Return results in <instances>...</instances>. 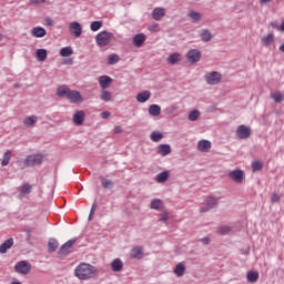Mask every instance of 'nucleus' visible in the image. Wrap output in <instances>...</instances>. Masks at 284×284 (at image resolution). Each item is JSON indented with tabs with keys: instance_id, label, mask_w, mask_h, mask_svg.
Listing matches in <instances>:
<instances>
[{
	"instance_id": "nucleus-17",
	"label": "nucleus",
	"mask_w": 284,
	"mask_h": 284,
	"mask_svg": "<svg viewBox=\"0 0 284 284\" xmlns=\"http://www.w3.org/2000/svg\"><path fill=\"white\" fill-rule=\"evenodd\" d=\"M197 150L200 152H210V150H212V142H210V140H201L197 143Z\"/></svg>"
},
{
	"instance_id": "nucleus-44",
	"label": "nucleus",
	"mask_w": 284,
	"mask_h": 284,
	"mask_svg": "<svg viewBox=\"0 0 284 284\" xmlns=\"http://www.w3.org/2000/svg\"><path fill=\"white\" fill-rule=\"evenodd\" d=\"M274 43V34L268 33L266 37L263 38V45H272Z\"/></svg>"
},
{
	"instance_id": "nucleus-39",
	"label": "nucleus",
	"mask_w": 284,
	"mask_h": 284,
	"mask_svg": "<svg viewBox=\"0 0 284 284\" xmlns=\"http://www.w3.org/2000/svg\"><path fill=\"white\" fill-rule=\"evenodd\" d=\"M102 27H103V21H93L90 24L92 32H99V30H101Z\"/></svg>"
},
{
	"instance_id": "nucleus-4",
	"label": "nucleus",
	"mask_w": 284,
	"mask_h": 284,
	"mask_svg": "<svg viewBox=\"0 0 284 284\" xmlns=\"http://www.w3.org/2000/svg\"><path fill=\"white\" fill-rule=\"evenodd\" d=\"M227 178L233 183L241 185V183H243V181H245V171H243L241 169H235V170L229 172Z\"/></svg>"
},
{
	"instance_id": "nucleus-19",
	"label": "nucleus",
	"mask_w": 284,
	"mask_h": 284,
	"mask_svg": "<svg viewBox=\"0 0 284 284\" xmlns=\"http://www.w3.org/2000/svg\"><path fill=\"white\" fill-rule=\"evenodd\" d=\"M131 258H136L138 261H141L143 258V247L135 246L130 252Z\"/></svg>"
},
{
	"instance_id": "nucleus-24",
	"label": "nucleus",
	"mask_w": 284,
	"mask_h": 284,
	"mask_svg": "<svg viewBox=\"0 0 284 284\" xmlns=\"http://www.w3.org/2000/svg\"><path fill=\"white\" fill-rule=\"evenodd\" d=\"M200 39L203 43H210V41H212V32L210 29H203L200 33Z\"/></svg>"
},
{
	"instance_id": "nucleus-40",
	"label": "nucleus",
	"mask_w": 284,
	"mask_h": 284,
	"mask_svg": "<svg viewBox=\"0 0 284 284\" xmlns=\"http://www.w3.org/2000/svg\"><path fill=\"white\" fill-rule=\"evenodd\" d=\"M161 139H163V133H161L159 131H153L151 133V141H153L154 143H159V141H161Z\"/></svg>"
},
{
	"instance_id": "nucleus-50",
	"label": "nucleus",
	"mask_w": 284,
	"mask_h": 284,
	"mask_svg": "<svg viewBox=\"0 0 284 284\" xmlns=\"http://www.w3.org/2000/svg\"><path fill=\"white\" fill-rule=\"evenodd\" d=\"M281 201V195L273 193L271 197V203H278Z\"/></svg>"
},
{
	"instance_id": "nucleus-55",
	"label": "nucleus",
	"mask_w": 284,
	"mask_h": 284,
	"mask_svg": "<svg viewBox=\"0 0 284 284\" xmlns=\"http://www.w3.org/2000/svg\"><path fill=\"white\" fill-rule=\"evenodd\" d=\"M101 119H110V112L109 111H103L101 113Z\"/></svg>"
},
{
	"instance_id": "nucleus-45",
	"label": "nucleus",
	"mask_w": 284,
	"mask_h": 284,
	"mask_svg": "<svg viewBox=\"0 0 284 284\" xmlns=\"http://www.w3.org/2000/svg\"><path fill=\"white\" fill-rule=\"evenodd\" d=\"M199 116H201V112L193 110L189 113V121H199Z\"/></svg>"
},
{
	"instance_id": "nucleus-10",
	"label": "nucleus",
	"mask_w": 284,
	"mask_h": 284,
	"mask_svg": "<svg viewBox=\"0 0 284 284\" xmlns=\"http://www.w3.org/2000/svg\"><path fill=\"white\" fill-rule=\"evenodd\" d=\"M67 99L70 101V103H83V97L81 95V92L77 90L70 89Z\"/></svg>"
},
{
	"instance_id": "nucleus-52",
	"label": "nucleus",
	"mask_w": 284,
	"mask_h": 284,
	"mask_svg": "<svg viewBox=\"0 0 284 284\" xmlns=\"http://www.w3.org/2000/svg\"><path fill=\"white\" fill-rule=\"evenodd\" d=\"M41 3H45V0H30L31 6H41Z\"/></svg>"
},
{
	"instance_id": "nucleus-9",
	"label": "nucleus",
	"mask_w": 284,
	"mask_h": 284,
	"mask_svg": "<svg viewBox=\"0 0 284 284\" xmlns=\"http://www.w3.org/2000/svg\"><path fill=\"white\" fill-rule=\"evenodd\" d=\"M75 243L77 239H71L67 243H64L58 251V256H68V254H70V250H72V245Z\"/></svg>"
},
{
	"instance_id": "nucleus-3",
	"label": "nucleus",
	"mask_w": 284,
	"mask_h": 284,
	"mask_svg": "<svg viewBox=\"0 0 284 284\" xmlns=\"http://www.w3.org/2000/svg\"><path fill=\"white\" fill-rule=\"evenodd\" d=\"M43 163V155L41 154H30L23 160L26 168H34V165H41Z\"/></svg>"
},
{
	"instance_id": "nucleus-31",
	"label": "nucleus",
	"mask_w": 284,
	"mask_h": 284,
	"mask_svg": "<svg viewBox=\"0 0 284 284\" xmlns=\"http://www.w3.org/2000/svg\"><path fill=\"white\" fill-rule=\"evenodd\" d=\"M170 179V172L163 171L155 176L156 183H165Z\"/></svg>"
},
{
	"instance_id": "nucleus-28",
	"label": "nucleus",
	"mask_w": 284,
	"mask_h": 284,
	"mask_svg": "<svg viewBox=\"0 0 284 284\" xmlns=\"http://www.w3.org/2000/svg\"><path fill=\"white\" fill-rule=\"evenodd\" d=\"M59 250V241L57 239H50L48 243V252L49 254H52L53 252H57Z\"/></svg>"
},
{
	"instance_id": "nucleus-6",
	"label": "nucleus",
	"mask_w": 284,
	"mask_h": 284,
	"mask_svg": "<svg viewBox=\"0 0 284 284\" xmlns=\"http://www.w3.org/2000/svg\"><path fill=\"white\" fill-rule=\"evenodd\" d=\"M205 206L200 207L201 214H205V212H210V210H214L219 207V197L209 196L204 200Z\"/></svg>"
},
{
	"instance_id": "nucleus-1",
	"label": "nucleus",
	"mask_w": 284,
	"mask_h": 284,
	"mask_svg": "<svg viewBox=\"0 0 284 284\" xmlns=\"http://www.w3.org/2000/svg\"><path fill=\"white\" fill-rule=\"evenodd\" d=\"M97 274H99V268L89 263H80L74 268V276L78 277L79 281H90V278H94Z\"/></svg>"
},
{
	"instance_id": "nucleus-30",
	"label": "nucleus",
	"mask_w": 284,
	"mask_h": 284,
	"mask_svg": "<svg viewBox=\"0 0 284 284\" xmlns=\"http://www.w3.org/2000/svg\"><path fill=\"white\" fill-rule=\"evenodd\" d=\"M251 170L252 172L256 173V172H261L263 170V162L261 160H254L251 163Z\"/></svg>"
},
{
	"instance_id": "nucleus-34",
	"label": "nucleus",
	"mask_w": 284,
	"mask_h": 284,
	"mask_svg": "<svg viewBox=\"0 0 284 284\" xmlns=\"http://www.w3.org/2000/svg\"><path fill=\"white\" fill-rule=\"evenodd\" d=\"M187 17L191 18V20L193 21V23H197V21H201V19H203V17L201 16V12L197 11H189Z\"/></svg>"
},
{
	"instance_id": "nucleus-8",
	"label": "nucleus",
	"mask_w": 284,
	"mask_h": 284,
	"mask_svg": "<svg viewBox=\"0 0 284 284\" xmlns=\"http://www.w3.org/2000/svg\"><path fill=\"white\" fill-rule=\"evenodd\" d=\"M30 270H32V265L28 261H20L14 265V272L18 274H30Z\"/></svg>"
},
{
	"instance_id": "nucleus-26",
	"label": "nucleus",
	"mask_w": 284,
	"mask_h": 284,
	"mask_svg": "<svg viewBox=\"0 0 284 284\" xmlns=\"http://www.w3.org/2000/svg\"><path fill=\"white\" fill-rule=\"evenodd\" d=\"M173 274H175V276L181 277L185 275V263L180 262L176 264Z\"/></svg>"
},
{
	"instance_id": "nucleus-56",
	"label": "nucleus",
	"mask_w": 284,
	"mask_h": 284,
	"mask_svg": "<svg viewBox=\"0 0 284 284\" xmlns=\"http://www.w3.org/2000/svg\"><path fill=\"white\" fill-rule=\"evenodd\" d=\"M97 201L93 202L91 210H90V214H94V212H97Z\"/></svg>"
},
{
	"instance_id": "nucleus-42",
	"label": "nucleus",
	"mask_w": 284,
	"mask_h": 284,
	"mask_svg": "<svg viewBox=\"0 0 284 284\" xmlns=\"http://www.w3.org/2000/svg\"><path fill=\"white\" fill-rule=\"evenodd\" d=\"M217 232H219V234H222V236H225V235L230 234V232H232V226L222 225L219 227Z\"/></svg>"
},
{
	"instance_id": "nucleus-51",
	"label": "nucleus",
	"mask_w": 284,
	"mask_h": 284,
	"mask_svg": "<svg viewBox=\"0 0 284 284\" xmlns=\"http://www.w3.org/2000/svg\"><path fill=\"white\" fill-rule=\"evenodd\" d=\"M168 219H170V216L168 215V212H163L161 215H160V221L162 223H166Z\"/></svg>"
},
{
	"instance_id": "nucleus-48",
	"label": "nucleus",
	"mask_w": 284,
	"mask_h": 284,
	"mask_svg": "<svg viewBox=\"0 0 284 284\" xmlns=\"http://www.w3.org/2000/svg\"><path fill=\"white\" fill-rule=\"evenodd\" d=\"M260 278L257 271H250V283H256Z\"/></svg>"
},
{
	"instance_id": "nucleus-12",
	"label": "nucleus",
	"mask_w": 284,
	"mask_h": 284,
	"mask_svg": "<svg viewBox=\"0 0 284 284\" xmlns=\"http://www.w3.org/2000/svg\"><path fill=\"white\" fill-rule=\"evenodd\" d=\"M99 85L102 90H108L112 85V78L109 75H101L98 78Z\"/></svg>"
},
{
	"instance_id": "nucleus-58",
	"label": "nucleus",
	"mask_w": 284,
	"mask_h": 284,
	"mask_svg": "<svg viewBox=\"0 0 284 284\" xmlns=\"http://www.w3.org/2000/svg\"><path fill=\"white\" fill-rule=\"evenodd\" d=\"M280 30H281V32H284V22L281 23Z\"/></svg>"
},
{
	"instance_id": "nucleus-13",
	"label": "nucleus",
	"mask_w": 284,
	"mask_h": 284,
	"mask_svg": "<svg viewBox=\"0 0 284 284\" xmlns=\"http://www.w3.org/2000/svg\"><path fill=\"white\" fill-rule=\"evenodd\" d=\"M236 136L239 139H250V128L245 125H240L236 130Z\"/></svg>"
},
{
	"instance_id": "nucleus-41",
	"label": "nucleus",
	"mask_w": 284,
	"mask_h": 284,
	"mask_svg": "<svg viewBox=\"0 0 284 284\" xmlns=\"http://www.w3.org/2000/svg\"><path fill=\"white\" fill-rule=\"evenodd\" d=\"M101 101H112V93L110 91L103 90L100 95Z\"/></svg>"
},
{
	"instance_id": "nucleus-16",
	"label": "nucleus",
	"mask_w": 284,
	"mask_h": 284,
	"mask_svg": "<svg viewBox=\"0 0 284 284\" xmlns=\"http://www.w3.org/2000/svg\"><path fill=\"white\" fill-rule=\"evenodd\" d=\"M14 245V239L9 237L0 245V254H7L8 250H10Z\"/></svg>"
},
{
	"instance_id": "nucleus-53",
	"label": "nucleus",
	"mask_w": 284,
	"mask_h": 284,
	"mask_svg": "<svg viewBox=\"0 0 284 284\" xmlns=\"http://www.w3.org/2000/svg\"><path fill=\"white\" fill-rule=\"evenodd\" d=\"M113 132H114V134H121V132H123V128H121V125H116V126H114Z\"/></svg>"
},
{
	"instance_id": "nucleus-27",
	"label": "nucleus",
	"mask_w": 284,
	"mask_h": 284,
	"mask_svg": "<svg viewBox=\"0 0 284 284\" xmlns=\"http://www.w3.org/2000/svg\"><path fill=\"white\" fill-rule=\"evenodd\" d=\"M111 270L113 272H121L123 270V261L121 258H115L111 263Z\"/></svg>"
},
{
	"instance_id": "nucleus-11",
	"label": "nucleus",
	"mask_w": 284,
	"mask_h": 284,
	"mask_svg": "<svg viewBox=\"0 0 284 284\" xmlns=\"http://www.w3.org/2000/svg\"><path fill=\"white\" fill-rule=\"evenodd\" d=\"M69 31L71 34H74L77 38H79L83 33V27L79 22H71L69 26Z\"/></svg>"
},
{
	"instance_id": "nucleus-36",
	"label": "nucleus",
	"mask_w": 284,
	"mask_h": 284,
	"mask_svg": "<svg viewBox=\"0 0 284 284\" xmlns=\"http://www.w3.org/2000/svg\"><path fill=\"white\" fill-rule=\"evenodd\" d=\"M101 185L104 190H112L114 187V182H112V180L101 178Z\"/></svg>"
},
{
	"instance_id": "nucleus-21",
	"label": "nucleus",
	"mask_w": 284,
	"mask_h": 284,
	"mask_svg": "<svg viewBox=\"0 0 284 284\" xmlns=\"http://www.w3.org/2000/svg\"><path fill=\"white\" fill-rule=\"evenodd\" d=\"M70 88L68 85H60L57 89V97L60 99H68V94L70 93Z\"/></svg>"
},
{
	"instance_id": "nucleus-37",
	"label": "nucleus",
	"mask_w": 284,
	"mask_h": 284,
	"mask_svg": "<svg viewBox=\"0 0 284 284\" xmlns=\"http://www.w3.org/2000/svg\"><path fill=\"white\" fill-rule=\"evenodd\" d=\"M12 152L10 150H7L3 154V159L1 161L2 168H6L10 163Z\"/></svg>"
},
{
	"instance_id": "nucleus-38",
	"label": "nucleus",
	"mask_w": 284,
	"mask_h": 284,
	"mask_svg": "<svg viewBox=\"0 0 284 284\" xmlns=\"http://www.w3.org/2000/svg\"><path fill=\"white\" fill-rule=\"evenodd\" d=\"M74 51L72 50V47H64L60 50V55L61 57H72Z\"/></svg>"
},
{
	"instance_id": "nucleus-54",
	"label": "nucleus",
	"mask_w": 284,
	"mask_h": 284,
	"mask_svg": "<svg viewBox=\"0 0 284 284\" xmlns=\"http://www.w3.org/2000/svg\"><path fill=\"white\" fill-rule=\"evenodd\" d=\"M210 237L209 236H205L201 240V243H203V245H210Z\"/></svg>"
},
{
	"instance_id": "nucleus-2",
	"label": "nucleus",
	"mask_w": 284,
	"mask_h": 284,
	"mask_svg": "<svg viewBox=\"0 0 284 284\" xmlns=\"http://www.w3.org/2000/svg\"><path fill=\"white\" fill-rule=\"evenodd\" d=\"M113 34L109 31H101L95 36V43L99 48H105V45H110V41H112Z\"/></svg>"
},
{
	"instance_id": "nucleus-63",
	"label": "nucleus",
	"mask_w": 284,
	"mask_h": 284,
	"mask_svg": "<svg viewBox=\"0 0 284 284\" xmlns=\"http://www.w3.org/2000/svg\"><path fill=\"white\" fill-rule=\"evenodd\" d=\"M246 280L250 281V271L246 272Z\"/></svg>"
},
{
	"instance_id": "nucleus-20",
	"label": "nucleus",
	"mask_w": 284,
	"mask_h": 284,
	"mask_svg": "<svg viewBox=\"0 0 284 284\" xmlns=\"http://www.w3.org/2000/svg\"><path fill=\"white\" fill-rule=\"evenodd\" d=\"M152 17L155 21H161L165 17V8L158 7L153 9Z\"/></svg>"
},
{
	"instance_id": "nucleus-61",
	"label": "nucleus",
	"mask_w": 284,
	"mask_h": 284,
	"mask_svg": "<svg viewBox=\"0 0 284 284\" xmlns=\"http://www.w3.org/2000/svg\"><path fill=\"white\" fill-rule=\"evenodd\" d=\"M280 52H284V43L280 45Z\"/></svg>"
},
{
	"instance_id": "nucleus-7",
	"label": "nucleus",
	"mask_w": 284,
	"mask_h": 284,
	"mask_svg": "<svg viewBox=\"0 0 284 284\" xmlns=\"http://www.w3.org/2000/svg\"><path fill=\"white\" fill-rule=\"evenodd\" d=\"M202 53L199 49H191L186 52V61L194 65L201 61Z\"/></svg>"
},
{
	"instance_id": "nucleus-62",
	"label": "nucleus",
	"mask_w": 284,
	"mask_h": 284,
	"mask_svg": "<svg viewBox=\"0 0 284 284\" xmlns=\"http://www.w3.org/2000/svg\"><path fill=\"white\" fill-rule=\"evenodd\" d=\"M272 0H261V3H270Z\"/></svg>"
},
{
	"instance_id": "nucleus-25",
	"label": "nucleus",
	"mask_w": 284,
	"mask_h": 284,
	"mask_svg": "<svg viewBox=\"0 0 284 284\" xmlns=\"http://www.w3.org/2000/svg\"><path fill=\"white\" fill-rule=\"evenodd\" d=\"M37 121H39L37 115H29L24 118L23 123L26 128H34V125H37Z\"/></svg>"
},
{
	"instance_id": "nucleus-14",
	"label": "nucleus",
	"mask_w": 284,
	"mask_h": 284,
	"mask_svg": "<svg viewBox=\"0 0 284 284\" xmlns=\"http://www.w3.org/2000/svg\"><path fill=\"white\" fill-rule=\"evenodd\" d=\"M145 33H138L133 37L132 43L135 48H142L143 43H145Z\"/></svg>"
},
{
	"instance_id": "nucleus-47",
	"label": "nucleus",
	"mask_w": 284,
	"mask_h": 284,
	"mask_svg": "<svg viewBox=\"0 0 284 284\" xmlns=\"http://www.w3.org/2000/svg\"><path fill=\"white\" fill-rule=\"evenodd\" d=\"M30 192H32V185L26 183L22 186H20L21 194H30Z\"/></svg>"
},
{
	"instance_id": "nucleus-15",
	"label": "nucleus",
	"mask_w": 284,
	"mask_h": 284,
	"mask_svg": "<svg viewBox=\"0 0 284 284\" xmlns=\"http://www.w3.org/2000/svg\"><path fill=\"white\" fill-rule=\"evenodd\" d=\"M48 34V31H45V28L43 27H36L31 30V37H34L36 39H43Z\"/></svg>"
},
{
	"instance_id": "nucleus-60",
	"label": "nucleus",
	"mask_w": 284,
	"mask_h": 284,
	"mask_svg": "<svg viewBox=\"0 0 284 284\" xmlns=\"http://www.w3.org/2000/svg\"><path fill=\"white\" fill-rule=\"evenodd\" d=\"M30 230L28 231V234H27V241H30V237H31V234H30Z\"/></svg>"
},
{
	"instance_id": "nucleus-49",
	"label": "nucleus",
	"mask_w": 284,
	"mask_h": 284,
	"mask_svg": "<svg viewBox=\"0 0 284 284\" xmlns=\"http://www.w3.org/2000/svg\"><path fill=\"white\" fill-rule=\"evenodd\" d=\"M44 26L52 28V26H54V20H52L50 17L44 18Z\"/></svg>"
},
{
	"instance_id": "nucleus-18",
	"label": "nucleus",
	"mask_w": 284,
	"mask_h": 284,
	"mask_svg": "<svg viewBox=\"0 0 284 284\" xmlns=\"http://www.w3.org/2000/svg\"><path fill=\"white\" fill-rule=\"evenodd\" d=\"M156 152L160 156H168V154L172 153V146L170 144H160Z\"/></svg>"
},
{
	"instance_id": "nucleus-23",
	"label": "nucleus",
	"mask_w": 284,
	"mask_h": 284,
	"mask_svg": "<svg viewBox=\"0 0 284 284\" xmlns=\"http://www.w3.org/2000/svg\"><path fill=\"white\" fill-rule=\"evenodd\" d=\"M150 97H152V93L150 91L140 92L136 95V102L145 103L146 101H150Z\"/></svg>"
},
{
	"instance_id": "nucleus-29",
	"label": "nucleus",
	"mask_w": 284,
	"mask_h": 284,
	"mask_svg": "<svg viewBox=\"0 0 284 284\" xmlns=\"http://www.w3.org/2000/svg\"><path fill=\"white\" fill-rule=\"evenodd\" d=\"M166 61L170 65H176L181 61V53H172L168 57Z\"/></svg>"
},
{
	"instance_id": "nucleus-22",
	"label": "nucleus",
	"mask_w": 284,
	"mask_h": 284,
	"mask_svg": "<svg viewBox=\"0 0 284 284\" xmlns=\"http://www.w3.org/2000/svg\"><path fill=\"white\" fill-rule=\"evenodd\" d=\"M83 121H85V112L83 111H77L73 114V123L75 125H81L83 123Z\"/></svg>"
},
{
	"instance_id": "nucleus-32",
	"label": "nucleus",
	"mask_w": 284,
	"mask_h": 284,
	"mask_svg": "<svg viewBox=\"0 0 284 284\" xmlns=\"http://www.w3.org/2000/svg\"><path fill=\"white\" fill-rule=\"evenodd\" d=\"M149 114L151 116H159L161 114V106L159 104H151L149 106Z\"/></svg>"
},
{
	"instance_id": "nucleus-59",
	"label": "nucleus",
	"mask_w": 284,
	"mask_h": 284,
	"mask_svg": "<svg viewBox=\"0 0 284 284\" xmlns=\"http://www.w3.org/2000/svg\"><path fill=\"white\" fill-rule=\"evenodd\" d=\"M93 216H94V214L89 213L88 221H92Z\"/></svg>"
},
{
	"instance_id": "nucleus-57",
	"label": "nucleus",
	"mask_w": 284,
	"mask_h": 284,
	"mask_svg": "<svg viewBox=\"0 0 284 284\" xmlns=\"http://www.w3.org/2000/svg\"><path fill=\"white\" fill-rule=\"evenodd\" d=\"M159 28V23H155V24H152L150 28H149V30L151 31V32H156V29Z\"/></svg>"
},
{
	"instance_id": "nucleus-33",
	"label": "nucleus",
	"mask_w": 284,
	"mask_h": 284,
	"mask_svg": "<svg viewBox=\"0 0 284 284\" xmlns=\"http://www.w3.org/2000/svg\"><path fill=\"white\" fill-rule=\"evenodd\" d=\"M36 57H37L38 61H45V59H48V50L38 49L36 51Z\"/></svg>"
},
{
	"instance_id": "nucleus-46",
	"label": "nucleus",
	"mask_w": 284,
	"mask_h": 284,
	"mask_svg": "<svg viewBox=\"0 0 284 284\" xmlns=\"http://www.w3.org/2000/svg\"><path fill=\"white\" fill-rule=\"evenodd\" d=\"M121 61V58H119V54L113 53L109 57V65H115V63H119Z\"/></svg>"
},
{
	"instance_id": "nucleus-64",
	"label": "nucleus",
	"mask_w": 284,
	"mask_h": 284,
	"mask_svg": "<svg viewBox=\"0 0 284 284\" xmlns=\"http://www.w3.org/2000/svg\"><path fill=\"white\" fill-rule=\"evenodd\" d=\"M21 85L19 83L14 84V88H20Z\"/></svg>"
},
{
	"instance_id": "nucleus-35",
	"label": "nucleus",
	"mask_w": 284,
	"mask_h": 284,
	"mask_svg": "<svg viewBox=\"0 0 284 284\" xmlns=\"http://www.w3.org/2000/svg\"><path fill=\"white\" fill-rule=\"evenodd\" d=\"M151 210H158L160 211L161 207H163V201L160 199H154L151 201V205H150Z\"/></svg>"
},
{
	"instance_id": "nucleus-43",
	"label": "nucleus",
	"mask_w": 284,
	"mask_h": 284,
	"mask_svg": "<svg viewBox=\"0 0 284 284\" xmlns=\"http://www.w3.org/2000/svg\"><path fill=\"white\" fill-rule=\"evenodd\" d=\"M271 99H273L275 103H283L284 95L281 92H275L271 94Z\"/></svg>"
},
{
	"instance_id": "nucleus-5",
	"label": "nucleus",
	"mask_w": 284,
	"mask_h": 284,
	"mask_svg": "<svg viewBox=\"0 0 284 284\" xmlns=\"http://www.w3.org/2000/svg\"><path fill=\"white\" fill-rule=\"evenodd\" d=\"M207 85H219L223 79V74L219 71H211L204 75Z\"/></svg>"
}]
</instances>
